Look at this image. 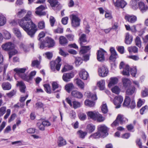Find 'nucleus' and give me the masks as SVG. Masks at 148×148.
Returning a JSON list of instances; mask_svg holds the SVG:
<instances>
[{"label": "nucleus", "instance_id": "9b49d317", "mask_svg": "<svg viewBox=\"0 0 148 148\" xmlns=\"http://www.w3.org/2000/svg\"><path fill=\"white\" fill-rule=\"evenodd\" d=\"M98 72L99 76L104 77L107 76L108 73V70L105 66L103 65L99 68Z\"/></svg>", "mask_w": 148, "mask_h": 148}, {"label": "nucleus", "instance_id": "e433bc0d", "mask_svg": "<svg viewBox=\"0 0 148 148\" xmlns=\"http://www.w3.org/2000/svg\"><path fill=\"white\" fill-rule=\"evenodd\" d=\"M45 91L48 94H51L52 92L51 87L49 84H45L43 85Z\"/></svg>", "mask_w": 148, "mask_h": 148}, {"label": "nucleus", "instance_id": "c756f323", "mask_svg": "<svg viewBox=\"0 0 148 148\" xmlns=\"http://www.w3.org/2000/svg\"><path fill=\"white\" fill-rule=\"evenodd\" d=\"M97 86L101 90H103L105 88V82L104 80H101L97 82Z\"/></svg>", "mask_w": 148, "mask_h": 148}, {"label": "nucleus", "instance_id": "f704fd0d", "mask_svg": "<svg viewBox=\"0 0 148 148\" xmlns=\"http://www.w3.org/2000/svg\"><path fill=\"white\" fill-rule=\"evenodd\" d=\"M2 87L4 90H10L11 88V85L9 82H7L2 84Z\"/></svg>", "mask_w": 148, "mask_h": 148}, {"label": "nucleus", "instance_id": "473e14b6", "mask_svg": "<svg viewBox=\"0 0 148 148\" xmlns=\"http://www.w3.org/2000/svg\"><path fill=\"white\" fill-rule=\"evenodd\" d=\"M76 84L77 86L81 89H84V84L81 80L77 79H76Z\"/></svg>", "mask_w": 148, "mask_h": 148}, {"label": "nucleus", "instance_id": "72a5a7b5", "mask_svg": "<svg viewBox=\"0 0 148 148\" xmlns=\"http://www.w3.org/2000/svg\"><path fill=\"white\" fill-rule=\"evenodd\" d=\"M73 69V67L68 64L65 65L63 68L62 69L61 71L62 73L66 72L68 71L71 70Z\"/></svg>", "mask_w": 148, "mask_h": 148}, {"label": "nucleus", "instance_id": "c03bdc74", "mask_svg": "<svg viewBox=\"0 0 148 148\" xmlns=\"http://www.w3.org/2000/svg\"><path fill=\"white\" fill-rule=\"evenodd\" d=\"M101 136V134L99 131H98L95 133L91 134L89 136V139L90 138H99Z\"/></svg>", "mask_w": 148, "mask_h": 148}, {"label": "nucleus", "instance_id": "ddd939ff", "mask_svg": "<svg viewBox=\"0 0 148 148\" xmlns=\"http://www.w3.org/2000/svg\"><path fill=\"white\" fill-rule=\"evenodd\" d=\"M123 100V97L121 96L116 97L114 100V103L116 106V108H119L121 106V105Z\"/></svg>", "mask_w": 148, "mask_h": 148}, {"label": "nucleus", "instance_id": "a19ab883", "mask_svg": "<svg viewBox=\"0 0 148 148\" xmlns=\"http://www.w3.org/2000/svg\"><path fill=\"white\" fill-rule=\"evenodd\" d=\"M127 49L130 53L133 52L136 53H137L138 51V48L135 46L129 47Z\"/></svg>", "mask_w": 148, "mask_h": 148}, {"label": "nucleus", "instance_id": "39448f33", "mask_svg": "<svg viewBox=\"0 0 148 148\" xmlns=\"http://www.w3.org/2000/svg\"><path fill=\"white\" fill-rule=\"evenodd\" d=\"M128 121V119L124 117L121 114H119L116 120L111 124L112 127L116 126L119 125V122L121 124L124 123Z\"/></svg>", "mask_w": 148, "mask_h": 148}, {"label": "nucleus", "instance_id": "f3484780", "mask_svg": "<svg viewBox=\"0 0 148 148\" xmlns=\"http://www.w3.org/2000/svg\"><path fill=\"white\" fill-rule=\"evenodd\" d=\"M110 50L111 53V55L109 58L110 60L113 61H114L118 57V55L113 47H111Z\"/></svg>", "mask_w": 148, "mask_h": 148}, {"label": "nucleus", "instance_id": "de8ad7c7", "mask_svg": "<svg viewBox=\"0 0 148 148\" xmlns=\"http://www.w3.org/2000/svg\"><path fill=\"white\" fill-rule=\"evenodd\" d=\"M38 28L40 29H44L45 27V24L44 21H42L39 22L38 23Z\"/></svg>", "mask_w": 148, "mask_h": 148}, {"label": "nucleus", "instance_id": "5fc2aeb1", "mask_svg": "<svg viewBox=\"0 0 148 148\" xmlns=\"http://www.w3.org/2000/svg\"><path fill=\"white\" fill-rule=\"evenodd\" d=\"M77 134L79 137L82 138H84L87 134L86 132H83L82 131L79 130L77 132Z\"/></svg>", "mask_w": 148, "mask_h": 148}, {"label": "nucleus", "instance_id": "69168bd1", "mask_svg": "<svg viewBox=\"0 0 148 148\" xmlns=\"http://www.w3.org/2000/svg\"><path fill=\"white\" fill-rule=\"evenodd\" d=\"M6 107L3 106L0 108V116H2L5 113L6 111Z\"/></svg>", "mask_w": 148, "mask_h": 148}, {"label": "nucleus", "instance_id": "cd10ccee", "mask_svg": "<svg viewBox=\"0 0 148 148\" xmlns=\"http://www.w3.org/2000/svg\"><path fill=\"white\" fill-rule=\"evenodd\" d=\"M59 43L62 45L64 46L68 43V41L65 37L63 36H60L59 38Z\"/></svg>", "mask_w": 148, "mask_h": 148}, {"label": "nucleus", "instance_id": "6ab92c4d", "mask_svg": "<svg viewBox=\"0 0 148 148\" xmlns=\"http://www.w3.org/2000/svg\"><path fill=\"white\" fill-rule=\"evenodd\" d=\"M79 75L80 78L84 80H86L89 76L88 73L84 69H82L79 71Z\"/></svg>", "mask_w": 148, "mask_h": 148}, {"label": "nucleus", "instance_id": "9d476101", "mask_svg": "<svg viewBox=\"0 0 148 148\" xmlns=\"http://www.w3.org/2000/svg\"><path fill=\"white\" fill-rule=\"evenodd\" d=\"M98 131L101 134V136L103 137H104L108 135V129L105 125H99L98 126Z\"/></svg>", "mask_w": 148, "mask_h": 148}, {"label": "nucleus", "instance_id": "c85d7f7f", "mask_svg": "<svg viewBox=\"0 0 148 148\" xmlns=\"http://www.w3.org/2000/svg\"><path fill=\"white\" fill-rule=\"evenodd\" d=\"M73 87H74V86L72 83L67 84L65 86V89L69 93L71 92Z\"/></svg>", "mask_w": 148, "mask_h": 148}, {"label": "nucleus", "instance_id": "f03ea898", "mask_svg": "<svg viewBox=\"0 0 148 148\" xmlns=\"http://www.w3.org/2000/svg\"><path fill=\"white\" fill-rule=\"evenodd\" d=\"M55 43L53 39L47 36L45 38V40H44L40 43L39 48L40 49H43L45 47L48 48L53 47L55 45Z\"/></svg>", "mask_w": 148, "mask_h": 148}, {"label": "nucleus", "instance_id": "f257e3e1", "mask_svg": "<svg viewBox=\"0 0 148 148\" xmlns=\"http://www.w3.org/2000/svg\"><path fill=\"white\" fill-rule=\"evenodd\" d=\"M30 23H27L25 26L21 27L27 33L28 35L32 38L34 36V35L38 30L36 25L33 22Z\"/></svg>", "mask_w": 148, "mask_h": 148}, {"label": "nucleus", "instance_id": "58836bf2", "mask_svg": "<svg viewBox=\"0 0 148 148\" xmlns=\"http://www.w3.org/2000/svg\"><path fill=\"white\" fill-rule=\"evenodd\" d=\"M86 129L87 131L90 133L93 132L95 129V126L92 124H89L87 125Z\"/></svg>", "mask_w": 148, "mask_h": 148}, {"label": "nucleus", "instance_id": "774afa93", "mask_svg": "<svg viewBox=\"0 0 148 148\" xmlns=\"http://www.w3.org/2000/svg\"><path fill=\"white\" fill-rule=\"evenodd\" d=\"M78 116L80 120H84L86 118V114L84 113L81 112L78 114Z\"/></svg>", "mask_w": 148, "mask_h": 148}, {"label": "nucleus", "instance_id": "bb28decb", "mask_svg": "<svg viewBox=\"0 0 148 148\" xmlns=\"http://www.w3.org/2000/svg\"><path fill=\"white\" fill-rule=\"evenodd\" d=\"M133 38L132 36H130L128 33H126L125 34V42L127 44H130L132 41Z\"/></svg>", "mask_w": 148, "mask_h": 148}, {"label": "nucleus", "instance_id": "6e6552de", "mask_svg": "<svg viewBox=\"0 0 148 148\" xmlns=\"http://www.w3.org/2000/svg\"><path fill=\"white\" fill-rule=\"evenodd\" d=\"M15 45L11 42H8L3 44L1 47L3 50L5 51H9L14 49Z\"/></svg>", "mask_w": 148, "mask_h": 148}, {"label": "nucleus", "instance_id": "412c9836", "mask_svg": "<svg viewBox=\"0 0 148 148\" xmlns=\"http://www.w3.org/2000/svg\"><path fill=\"white\" fill-rule=\"evenodd\" d=\"M125 18L127 21L132 23L135 22L137 19V18L135 16L129 14L125 15Z\"/></svg>", "mask_w": 148, "mask_h": 148}, {"label": "nucleus", "instance_id": "680f3d73", "mask_svg": "<svg viewBox=\"0 0 148 148\" xmlns=\"http://www.w3.org/2000/svg\"><path fill=\"white\" fill-rule=\"evenodd\" d=\"M83 97V95L81 92L75 91V97L78 99H80Z\"/></svg>", "mask_w": 148, "mask_h": 148}, {"label": "nucleus", "instance_id": "864d4df0", "mask_svg": "<svg viewBox=\"0 0 148 148\" xmlns=\"http://www.w3.org/2000/svg\"><path fill=\"white\" fill-rule=\"evenodd\" d=\"M48 1L52 7H55L58 3L57 0H48Z\"/></svg>", "mask_w": 148, "mask_h": 148}, {"label": "nucleus", "instance_id": "a211bd4d", "mask_svg": "<svg viewBox=\"0 0 148 148\" xmlns=\"http://www.w3.org/2000/svg\"><path fill=\"white\" fill-rule=\"evenodd\" d=\"M61 61V58L59 56H58L55 61H52L50 62V69L53 71L54 72L55 71V66L57 63H57H60Z\"/></svg>", "mask_w": 148, "mask_h": 148}, {"label": "nucleus", "instance_id": "5701e85b", "mask_svg": "<svg viewBox=\"0 0 148 148\" xmlns=\"http://www.w3.org/2000/svg\"><path fill=\"white\" fill-rule=\"evenodd\" d=\"M16 86H19L20 90L21 92L23 93L25 92L26 86L25 84L23 81L18 82V83L16 84Z\"/></svg>", "mask_w": 148, "mask_h": 148}, {"label": "nucleus", "instance_id": "ea45409f", "mask_svg": "<svg viewBox=\"0 0 148 148\" xmlns=\"http://www.w3.org/2000/svg\"><path fill=\"white\" fill-rule=\"evenodd\" d=\"M136 45L138 47L140 48L142 46V41L140 38L137 36L135 40Z\"/></svg>", "mask_w": 148, "mask_h": 148}, {"label": "nucleus", "instance_id": "4d7b16f0", "mask_svg": "<svg viewBox=\"0 0 148 148\" xmlns=\"http://www.w3.org/2000/svg\"><path fill=\"white\" fill-rule=\"evenodd\" d=\"M14 33L16 35L18 38H20L21 36V34L19 29L17 28H14Z\"/></svg>", "mask_w": 148, "mask_h": 148}, {"label": "nucleus", "instance_id": "4c0bfd02", "mask_svg": "<svg viewBox=\"0 0 148 148\" xmlns=\"http://www.w3.org/2000/svg\"><path fill=\"white\" fill-rule=\"evenodd\" d=\"M26 70V69L25 68L19 69L15 68L14 69V71L16 72V73L18 74L19 76V74H23H23Z\"/></svg>", "mask_w": 148, "mask_h": 148}, {"label": "nucleus", "instance_id": "4be33fe9", "mask_svg": "<svg viewBox=\"0 0 148 148\" xmlns=\"http://www.w3.org/2000/svg\"><path fill=\"white\" fill-rule=\"evenodd\" d=\"M81 46L80 49L79 51V53L80 54H84L87 52L91 49V47L89 46H85L82 45Z\"/></svg>", "mask_w": 148, "mask_h": 148}, {"label": "nucleus", "instance_id": "2f4dec72", "mask_svg": "<svg viewBox=\"0 0 148 148\" xmlns=\"http://www.w3.org/2000/svg\"><path fill=\"white\" fill-rule=\"evenodd\" d=\"M6 22L5 17L1 13H0V26L4 25Z\"/></svg>", "mask_w": 148, "mask_h": 148}, {"label": "nucleus", "instance_id": "a18cd8bd", "mask_svg": "<svg viewBox=\"0 0 148 148\" xmlns=\"http://www.w3.org/2000/svg\"><path fill=\"white\" fill-rule=\"evenodd\" d=\"M137 2L135 1H132L130 2V4L132 8L134 10H136L138 8Z\"/></svg>", "mask_w": 148, "mask_h": 148}, {"label": "nucleus", "instance_id": "052dcab7", "mask_svg": "<svg viewBox=\"0 0 148 148\" xmlns=\"http://www.w3.org/2000/svg\"><path fill=\"white\" fill-rule=\"evenodd\" d=\"M41 120H42V123H41L42 125L45 126H49L51 125V123L48 120H46L44 119H41Z\"/></svg>", "mask_w": 148, "mask_h": 148}, {"label": "nucleus", "instance_id": "3c124183", "mask_svg": "<svg viewBox=\"0 0 148 148\" xmlns=\"http://www.w3.org/2000/svg\"><path fill=\"white\" fill-rule=\"evenodd\" d=\"M137 73V69L136 66L133 67L130 69L131 74L134 77H135Z\"/></svg>", "mask_w": 148, "mask_h": 148}, {"label": "nucleus", "instance_id": "6e6d98bb", "mask_svg": "<svg viewBox=\"0 0 148 148\" xmlns=\"http://www.w3.org/2000/svg\"><path fill=\"white\" fill-rule=\"evenodd\" d=\"M16 90H13L9 92L6 93V95L9 98H10L16 94Z\"/></svg>", "mask_w": 148, "mask_h": 148}, {"label": "nucleus", "instance_id": "0eeeda50", "mask_svg": "<svg viewBox=\"0 0 148 148\" xmlns=\"http://www.w3.org/2000/svg\"><path fill=\"white\" fill-rule=\"evenodd\" d=\"M123 105L127 106L131 109L134 108L136 106L134 100H132L131 102V99L128 96H126L124 101Z\"/></svg>", "mask_w": 148, "mask_h": 148}, {"label": "nucleus", "instance_id": "aec40b11", "mask_svg": "<svg viewBox=\"0 0 148 148\" xmlns=\"http://www.w3.org/2000/svg\"><path fill=\"white\" fill-rule=\"evenodd\" d=\"M123 87L125 89L131 86V82L129 79L123 78L122 79Z\"/></svg>", "mask_w": 148, "mask_h": 148}, {"label": "nucleus", "instance_id": "1a4fd4ad", "mask_svg": "<svg viewBox=\"0 0 148 148\" xmlns=\"http://www.w3.org/2000/svg\"><path fill=\"white\" fill-rule=\"evenodd\" d=\"M119 68L120 69H123V70L122 72L123 75H130V68L129 65L125 64L123 62H121L120 64Z\"/></svg>", "mask_w": 148, "mask_h": 148}, {"label": "nucleus", "instance_id": "c9c22d12", "mask_svg": "<svg viewBox=\"0 0 148 148\" xmlns=\"http://www.w3.org/2000/svg\"><path fill=\"white\" fill-rule=\"evenodd\" d=\"M79 40L80 45H84V43L87 42V41L86 39V35L84 34H82L79 38Z\"/></svg>", "mask_w": 148, "mask_h": 148}, {"label": "nucleus", "instance_id": "0e129e2a", "mask_svg": "<svg viewBox=\"0 0 148 148\" xmlns=\"http://www.w3.org/2000/svg\"><path fill=\"white\" fill-rule=\"evenodd\" d=\"M14 50V51H9L8 53L9 59L11 58L14 55L18 53V51L16 50L15 49Z\"/></svg>", "mask_w": 148, "mask_h": 148}, {"label": "nucleus", "instance_id": "37998d69", "mask_svg": "<svg viewBox=\"0 0 148 148\" xmlns=\"http://www.w3.org/2000/svg\"><path fill=\"white\" fill-rule=\"evenodd\" d=\"M84 103L86 106L90 107H93L95 105V103L94 102L88 99L85 100Z\"/></svg>", "mask_w": 148, "mask_h": 148}, {"label": "nucleus", "instance_id": "f8f14e48", "mask_svg": "<svg viewBox=\"0 0 148 148\" xmlns=\"http://www.w3.org/2000/svg\"><path fill=\"white\" fill-rule=\"evenodd\" d=\"M106 52L103 49H100L97 51V59L99 61H104L105 59V55Z\"/></svg>", "mask_w": 148, "mask_h": 148}, {"label": "nucleus", "instance_id": "dca6fc26", "mask_svg": "<svg viewBox=\"0 0 148 148\" xmlns=\"http://www.w3.org/2000/svg\"><path fill=\"white\" fill-rule=\"evenodd\" d=\"M113 2L115 6L121 8H124L127 4L124 0H116V2Z\"/></svg>", "mask_w": 148, "mask_h": 148}, {"label": "nucleus", "instance_id": "e2e57ef3", "mask_svg": "<svg viewBox=\"0 0 148 148\" xmlns=\"http://www.w3.org/2000/svg\"><path fill=\"white\" fill-rule=\"evenodd\" d=\"M112 91L113 93L118 94L120 92V89L117 86H115L112 89Z\"/></svg>", "mask_w": 148, "mask_h": 148}, {"label": "nucleus", "instance_id": "b1692460", "mask_svg": "<svg viewBox=\"0 0 148 148\" xmlns=\"http://www.w3.org/2000/svg\"><path fill=\"white\" fill-rule=\"evenodd\" d=\"M127 88L126 91V95H132L135 92L136 89L133 86H131Z\"/></svg>", "mask_w": 148, "mask_h": 148}, {"label": "nucleus", "instance_id": "13d9d810", "mask_svg": "<svg viewBox=\"0 0 148 148\" xmlns=\"http://www.w3.org/2000/svg\"><path fill=\"white\" fill-rule=\"evenodd\" d=\"M101 109L102 112L103 113H106L108 112L107 106L106 104H104L102 105Z\"/></svg>", "mask_w": 148, "mask_h": 148}, {"label": "nucleus", "instance_id": "603ef678", "mask_svg": "<svg viewBox=\"0 0 148 148\" xmlns=\"http://www.w3.org/2000/svg\"><path fill=\"white\" fill-rule=\"evenodd\" d=\"M66 102L69 104L71 107L74 108V101L70 99L69 98H66L65 99Z\"/></svg>", "mask_w": 148, "mask_h": 148}, {"label": "nucleus", "instance_id": "7ed1b4c3", "mask_svg": "<svg viewBox=\"0 0 148 148\" xmlns=\"http://www.w3.org/2000/svg\"><path fill=\"white\" fill-rule=\"evenodd\" d=\"M32 16V12L30 11H28L24 17L21 19H18V22L19 25L21 27L22 26H25L27 23L30 24L31 23L33 22L31 18Z\"/></svg>", "mask_w": 148, "mask_h": 148}, {"label": "nucleus", "instance_id": "4468645a", "mask_svg": "<svg viewBox=\"0 0 148 148\" xmlns=\"http://www.w3.org/2000/svg\"><path fill=\"white\" fill-rule=\"evenodd\" d=\"M74 73L71 72L69 73H64L62 76L63 80L65 82H68L70 81L71 78L73 77Z\"/></svg>", "mask_w": 148, "mask_h": 148}, {"label": "nucleus", "instance_id": "8fccbe9b", "mask_svg": "<svg viewBox=\"0 0 148 148\" xmlns=\"http://www.w3.org/2000/svg\"><path fill=\"white\" fill-rule=\"evenodd\" d=\"M21 48L25 52L29 51V47L27 45H25L23 43H21L20 45Z\"/></svg>", "mask_w": 148, "mask_h": 148}, {"label": "nucleus", "instance_id": "a878e982", "mask_svg": "<svg viewBox=\"0 0 148 148\" xmlns=\"http://www.w3.org/2000/svg\"><path fill=\"white\" fill-rule=\"evenodd\" d=\"M138 5L139 9L142 12H145L148 9L147 5H145L144 3L142 2H139Z\"/></svg>", "mask_w": 148, "mask_h": 148}, {"label": "nucleus", "instance_id": "79ce46f5", "mask_svg": "<svg viewBox=\"0 0 148 148\" xmlns=\"http://www.w3.org/2000/svg\"><path fill=\"white\" fill-rule=\"evenodd\" d=\"M19 77L24 81L29 82L31 80H29V75H27L25 73H23L22 74H19Z\"/></svg>", "mask_w": 148, "mask_h": 148}, {"label": "nucleus", "instance_id": "423d86ee", "mask_svg": "<svg viewBox=\"0 0 148 148\" xmlns=\"http://www.w3.org/2000/svg\"><path fill=\"white\" fill-rule=\"evenodd\" d=\"M128 121V119L124 117L121 114H119L116 120L111 124L112 127L116 126L119 125V122L121 124L124 123Z\"/></svg>", "mask_w": 148, "mask_h": 148}, {"label": "nucleus", "instance_id": "49530a36", "mask_svg": "<svg viewBox=\"0 0 148 148\" xmlns=\"http://www.w3.org/2000/svg\"><path fill=\"white\" fill-rule=\"evenodd\" d=\"M3 37L5 39H9L11 38V35L8 31H5L3 33Z\"/></svg>", "mask_w": 148, "mask_h": 148}, {"label": "nucleus", "instance_id": "338daca9", "mask_svg": "<svg viewBox=\"0 0 148 148\" xmlns=\"http://www.w3.org/2000/svg\"><path fill=\"white\" fill-rule=\"evenodd\" d=\"M26 11L24 9H21V11L18 12L17 14V16L19 18H21L23 16L22 14L23 13H25Z\"/></svg>", "mask_w": 148, "mask_h": 148}, {"label": "nucleus", "instance_id": "20e7f679", "mask_svg": "<svg viewBox=\"0 0 148 148\" xmlns=\"http://www.w3.org/2000/svg\"><path fill=\"white\" fill-rule=\"evenodd\" d=\"M88 116L94 120H97L99 122H102L105 120L102 115L98 112L90 111L87 113Z\"/></svg>", "mask_w": 148, "mask_h": 148}, {"label": "nucleus", "instance_id": "2eb2a0df", "mask_svg": "<svg viewBox=\"0 0 148 148\" xmlns=\"http://www.w3.org/2000/svg\"><path fill=\"white\" fill-rule=\"evenodd\" d=\"M81 16V14L77 12H75V27H78L80 25L81 22L80 17Z\"/></svg>", "mask_w": 148, "mask_h": 148}, {"label": "nucleus", "instance_id": "09e8293b", "mask_svg": "<svg viewBox=\"0 0 148 148\" xmlns=\"http://www.w3.org/2000/svg\"><path fill=\"white\" fill-rule=\"evenodd\" d=\"M52 90L54 91L59 87V85L56 82H53L52 83Z\"/></svg>", "mask_w": 148, "mask_h": 148}, {"label": "nucleus", "instance_id": "7c9ffc66", "mask_svg": "<svg viewBox=\"0 0 148 148\" xmlns=\"http://www.w3.org/2000/svg\"><path fill=\"white\" fill-rule=\"evenodd\" d=\"M110 81L108 84V87H110L113 85L116 84L118 82V79L116 77H111L110 79Z\"/></svg>", "mask_w": 148, "mask_h": 148}, {"label": "nucleus", "instance_id": "393cba45", "mask_svg": "<svg viewBox=\"0 0 148 148\" xmlns=\"http://www.w3.org/2000/svg\"><path fill=\"white\" fill-rule=\"evenodd\" d=\"M57 143L58 146L59 147L63 146L66 144V141L61 136L59 137Z\"/></svg>", "mask_w": 148, "mask_h": 148}, {"label": "nucleus", "instance_id": "bf43d9fd", "mask_svg": "<svg viewBox=\"0 0 148 148\" xmlns=\"http://www.w3.org/2000/svg\"><path fill=\"white\" fill-rule=\"evenodd\" d=\"M82 60L80 57L76 58H75V63L76 66H77L80 65L82 62Z\"/></svg>", "mask_w": 148, "mask_h": 148}]
</instances>
